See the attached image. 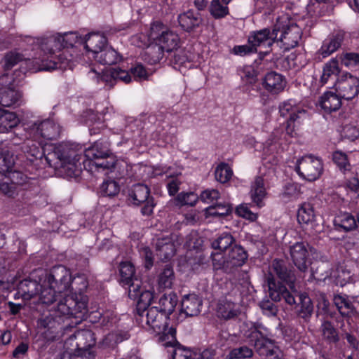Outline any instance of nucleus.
<instances>
[{
  "label": "nucleus",
  "mask_w": 359,
  "mask_h": 359,
  "mask_svg": "<svg viewBox=\"0 0 359 359\" xmlns=\"http://www.w3.org/2000/svg\"><path fill=\"white\" fill-rule=\"evenodd\" d=\"M79 282L82 285L75 290L81 292L87 287L85 278L78 276L72 279L70 271L61 265L53 267L50 273H43L39 283L36 280L22 282L20 289L25 299L38 296L41 304L50 305L57 301V294L64 297L58 302L57 307L51 311L49 316L41 318L38 321V326L40 328L47 329L51 334L50 336L46 335V339H53L55 337V334L60 328V317L73 316L80 319L85 317L87 313V302L85 298L81 297L79 300L69 295L74 290L72 284L75 285Z\"/></svg>",
  "instance_id": "obj_1"
},
{
  "label": "nucleus",
  "mask_w": 359,
  "mask_h": 359,
  "mask_svg": "<svg viewBox=\"0 0 359 359\" xmlns=\"http://www.w3.org/2000/svg\"><path fill=\"white\" fill-rule=\"evenodd\" d=\"M17 136L15 131L11 139L12 143L21 145V149L26 158L31 162L38 158L45 157L46 161L50 166L63 168L69 177H77L82 169L81 154H78L73 150H68L63 147H55L52 144L42 146V140L32 135Z\"/></svg>",
  "instance_id": "obj_2"
},
{
  "label": "nucleus",
  "mask_w": 359,
  "mask_h": 359,
  "mask_svg": "<svg viewBox=\"0 0 359 359\" xmlns=\"http://www.w3.org/2000/svg\"><path fill=\"white\" fill-rule=\"evenodd\" d=\"M167 315L156 306H151L137 313V322L141 327L148 330H152L159 335V340L164 346H174L176 344L175 330L168 328Z\"/></svg>",
  "instance_id": "obj_3"
},
{
  "label": "nucleus",
  "mask_w": 359,
  "mask_h": 359,
  "mask_svg": "<svg viewBox=\"0 0 359 359\" xmlns=\"http://www.w3.org/2000/svg\"><path fill=\"white\" fill-rule=\"evenodd\" d=\"M274 275L286 283H292L293 276L289 271L283 260L275 259L269 267L267 277L269 293L271 299L274 302L284 300L289 305L296 303L294 294L287 290L285 286L277 283L274 279Z\"/></svg>",
  "instance_id": "obj_4"
},
{
  "label": "nucleus",
  "mask_w": 359,
  "mask_h": 359,
  "mask_svg": "<svg viewBox=\"0 0 359 359\" xmlns=\"http://www.w3.org/2000/svg\"><path fill=\"white\" fill-rule=\"evenodd\" d=\"M212 266L215 270H222L225 273H233L243 265L248 258L247 252L239 245H234L225 256L221 253H212Z\"/></svg>",
  "instance_id": "obj_5"
},
{
  "label": "nucleus",
  "mask_w": 359,
  "mask_h": 359,
  "mask_svg": "<svg viewBox=\"0 0 359 359\" xmlns=\"http://www.w3.org/2000/svg\"><path fill=\"white\" fill-rule=\"evenodd\" d=\"M264 164L266 166L267 164H271L269 168L268 174L262 173V176L257 177L251 185L250 195L253 203L258 207L264 205L263 199L266 195V185L269 184V177H273L275 176L276 165L279 161L277 156L269 154L264 158Z\"/></svg>",
  "instance_id": "obj_6"
},
{
  "label": "nucleus",
  "mask_w": 359,
  "mask_h": 359,
  "mask_svg": "<svg viewBox=\"0 0 359 359\" xmlns=\"http://www.w3.org/2000/svg\"><path fill=\"white\" fill-rule=\"evenodd\" d=\"M60 133V127L53 120L46 119L41 122H35L29 126L28 128H18L15 130L17 136L34 135L39 140L44 139L51 140L59 137Z\"/></svg>",
  "instance_id": "obj_7"
},
{
  "label": "nucleus",
  "mask_w": 359,
  "mask_h": 359,
  "mask_svg": "<svg viewBox=\"0 0 359 359\" xmlns=\"http://www.w3.org/2000/svg\"><path fill=\"white\" fill-rule=\"evenodd\" d=\"M295 169L298 175L302 178L309 181H314L323 172V161L318 157L306 155L297 161Z\"/></svg>",
  "instance_id": "obj_8"
},
{
  "label": "nucleus",
  "mask_w": 359,
  "mask_h": 359,
  "mask_svg": "<svg viewBox=\"0 0 359 359\" xmlns=\"http://www.w3.org/2000/svg\"><path fill=\"white\" fill-rule=\"evenodd\" d=\"M275 25H279L280 33V36L278 35V40L285 46V49L293 48L299 43L302 38V32L301 28L294 22L290 21H283L278 19Z\"/></svg>",
  "instance_id": "obj_9"
},
{
  "label": "nucleus",
  "mask_w": 359,
  "mask_h": 359,
  "mask_svg": "<svg viewBox=\"0 0 359 359\" xmlns=\"http://www.w3.org/2000/svg\"><path fill=\"white\" fill-rule=\"evenodd\" d=\"M316 252V249L304 242H296L290 247L291 259L302 272L306 271L311 264L309 255H314Z\"/></svg>",
  "instance_id": "obj_10"
},
{
  "label": "nucleus",
  "mask_w": 359,
  "mask_h": 359,
  "mask_svg": "<svg viewBox=\"0 0 359 359\" xmlns=\"http://www.w3.org/2000/svg\"><path fill=\"white\" fill-rule=\"evenodd\" d=\"M149 189L142 184H137L133 187L129 193L131 202L135 205L143 204L141 212L144 215H149L153 212L154 203L153 198L149 196Z\"/></svg>",
  "instance_id": "obj_11"
},
{
  "label": "nucleus",
  "mask_w": 359,
  "mask_h": 359,
  "mask_svg": "<svg viewBox=\"0 0 359 359\" xmlns=\"http://www.w3.org/2000/svg\"><path fill=\"white\" fill-rule=\"evenodd\" d=\"M279 112L282 116H286L287 115L290 116V119L287 121V125L285 129L286 133L291 137L294 136L296 133L294 131V123L298 119L305 117L306 111L297 106L294 101L290 100L287 102H284L280 105Z\"/></svg>",
  "instance_id": "obj_12"
},
{
  "label": "nucleus",
  "mask_w": 359,
  "mask_h": 359,
  "mask_svg": "<svg viewBox=\"0 0 359 359\" xmlns=\"http://www.w3.org/2000/svg\"><path fill=\"white\" fill-rule=\"evenodd\" d=\"M279 25H274L271 31L269 28H264L251 33L248 38V43L255 47L257 51V47L266 44L268 47H271L272 44L278 40V34H279Z\"/></svg>",
  "instance_id": "obj_13"
},
{
  "label": "nucleus",
  "mask_w": 359,
  "mask_h": 359,
  "mask_svg": "<svg viewBox=\"0 0 359 359\" xmlns=\"http://www.w3.org/2000/svg\"><path fill=\"white\" fill-rule=\"evenodd\" d=\"M140 283L139 280H136V282L130 285L128 288L130 298L133 299H138L137 305V313H141L144 309H147L154 298L153 290L149 288L142 290Z\"/></svg>",
  "instance_id": "obj_14"
},
{
  "label": "nucleus",
  "mask_w": 359,
  "mask_h": 359,
  "mask_svg": "<svg viewBox=\"0 0 359 359\" xmlns=\"http://www.w3.org/2000/svg\"><path fill=\"white\" fill-rule=\"evenodd\" d=\"M345 36L346 33L342 30H337L330 34L318 50L319 54L325 58L337 51L341 46Z\"/></svg>",
  "instance_id": "obj_15"
},
{
  "label": "nucleus",
  "mask_w": 359,
  "mask_h": 359,
  "mask_svg": "<svg viewBox=\"0 0 359 359\" xmlns=\"http://www.w3.org/2000/svg\"><path fill=\"white\" fill-rule=\"evenodd\" d=\"M177 20L181 28L187 32H193L203 23L201 13L192 9L180 13Z\"/></svg>",
  "instance_id": "obj_16"
},
{
  "label": "nucleus",
  "mask_w": 359,
  "mask_h": 359,
  "mask_svg": "<svg viewBox=\"0 0 359 359\" xmlns=\"http://www.w3.org/2000/svg\"><path fill=\"white\" fill-rule=\"evenodd\" d=\"M176 236L158 238L156 243V256L162 261L169 260L176 251Z\"/></svg>",
  "instance_id": "obj_17"
},
{
  "label": "nucleus",
  "mask_w": 359,
  "mask_h": 359,
  "mask_svg": "<svg viewBox=\"0 0 359 359\" xmlns=\"http://www.w3.org/2000/svg\"><path fill=\"white\" fill-rule=\"evenodd\" d=\"M259 328V325L252 322H244L241 327V332L248 339L250 344L258 348L264 345V339Z\"/></svg>",
  "instance_id": "obj_18"
},
{
  "label": "nucleus",
  "mask_w": 359,
  "mask_h": 359,
  "mask_svg": "<svg viewBox=\"0 0 359 359\" xmlns=\"http://www.w3.org/2000/svg\"><path fill=\"white\" fill-rule=\"evenodd\" d=\"M202 307V300L195 294L184 295L181 302V311L187 316H198Z\"/></svg>",
  "instance_id": "obj_19"
},
{
  "label": "nucleus",
  "mask_w": 359,
  "mask_h": 359,
  "mask_svg": "<svg viewBox=\"0 0 359 359\" xmlns=\"http://www.w3.org/2000/svg\"><path fill=\"white\" fill-rule=\"evenodd\" d=\"M216 313L219 318L227 320L236 318L240 313L239 307L226 299H220L217 306Z\"/></svg>",
  "instance_id": "obj_20"
},
{
  "label": "nucleus",
  "mask_w": 359,
  "mask_h": 359,
  "mask_svg": "<svg viewBox=\"0 0 359 359\" xmlns=\"http://www.w3.org/2000/svg\"><path fill=\"white\" fill-rule=\"evenodd\" d=\"M81 43H84L87 51L92 52L94 55L101 51L107 43L106 37L100 33H90L86 35L84 40L80 39Z\"/></svg>",
  "instance_id": "obj_21"
},
{
  "label": "nucleus",
  "mask_w": 359,
  "mask_h": 359,
  "mask_svg": "<svg viewBox=\"0 0 359 359\" xmlns=\"http://www.w3.org/2000/svg\"><path fill=\"white\" fill-rule=\"evenodd\" d=\"M341 105V95L332 91H326L320 97V106L325 112L335 111L340 108Z\"/></svg>",
  "instance_id": "obj_22"
},
{
  "label": "nucleus",
  "mask_w": 359,
  "mask_h": 359,
  "mask_svg": "<svg viewBox=\"0 0 359 359\" xmlns=\"http://www.w3.org/2000/svg\"><path fill=\"white\" fill-rule=\"evenodd\" d=\"M119 163L120 162H118L116 158L109 154L107 155V157H104L103 159L94 161L90 166L92 171L94 170V171L109 174V172H112L115 169H116Z\"/></svg>",
  "instance_id": "obj_23"
},
{
  "label": "nucleus",
  "mask_w": 359,
  "mask_h": 359,
  "mask_svg": "<svg viewBox=\"0 0 359 359\" xmlns=\"http://www.w3.org/2000/svg\"><path fill=\"white\" fill-rule=\"evenodd\" d=\"M333 224L337 230L346 232L354 230L358 226L355 217L348 212L337 215L333 220Z\"/></svg>",
  "instance_id": "obj_24"
},
{
  "label": "nucleus",
  "mask_w": 359,
  "mask_h": 359,
  "mask_svg": "<svg viewBox=\"0 0 359 359\" xmlns=\"http://www.w3.org/2000/svg\"><path fill=\"white\" fill-rule=\"evenodd\" d=\"M76 341L75 347L80 348L83 355L88 351V348L95 344L93 333L88 330H78L75 332Z\"/></svg>",
  "instance_id": "obj_25"
},
{
  "label": "nucleus",
  "mask_w": 359,
  "mask_h": 359,
  "mask_svg": "<svg viewBox=\"0 0 359 359\" xmlns=\"http://www.w3.org/2000/svg\"><path fill=\"white\" fill-rule=\"evenodd\" d=\"M95 60L104 65H113L121 60L119 54L111 48H103L95 55H93Z\"/></svg>",
  "instance_id": "obj_26"
},
{
  "label": "nucleus",
  "mask_w": 359,
  "mask_h": 359,
  "mask_svg": "<svg viewBox=\"0 0 359 359\" xmlns=\"http://www.w3.org/2000/svg\"><path fill=\"white\" fill-rule=\"evenodd\" d=\"M109 154L107 150H104L102 148L101 144L98 142H95L93 145L86 149L84 151V156L87 158L88 161L83 163L84 168L86 167V163L88 165L93 164L94 161H99L100 159H103L104 157H107V155Z\"/></svg>",
  "instance_id": "obj_27"
},
{
  "label": "nucleus",
  "mask_w": 359,
  "mask_h": 359,
  "mask_svg": "<svg viewBox=\"0 0 359 359\" xmlns=\"http://www.w3.org/2000/svg\"><path fill=\"white\" fill-rule=\"evenodd\" d=\"M315 217L313 208L310 203H305L299 208L297 220L300 224L311 225L312 229L316 230Z\"/></svg>",
  "instance_id": "obj_28"
},
{
  "label": "nucleus",
  "mask_w": 359,
  "mask_h": 359,
  "mask_svg": "<svg viewBox=\"0 0 359 359\" xmlns=\"http://www.w3.org/2000/svg\"><path fill=\"white\" fill-rule=\"evenodd\" d=\"M339 72V60L337 57L331 59L324 66L320 82L325 84L327 83L329 79H331L332 83H335L337 76Z\"/></svg>",
  "instance_id": "obj_29"
},
{
  "label": "nucleus",
  "mask_w": 359,
  "mask_h": 359,
  "mask_svg": "<svg viewBox=\"0 0 359 359\" xmlns=\"http://www.w3.org/2000/svg\"><path fill=\"white\" fill-rule=\"evenodd\" d=\"M19 119L14 112L0 109V133H4L18 126Z\"/></svg>",
  "instance_id": "obj_30"
},
{
  "label": "nucleus",
  "mask_w": 359,
  "mask_h": 359,
  "mask_svg": "<svg viewBox=\"0 0 359 359\" xmlns=\"http://www.w3.org/2000/svg\"><path fill=\"white\" fill-rule=\"evenodd\" d=\"M60 34L53 35L43 40L41 44V50L50 55L55 54L64 48L60 40Z\"/></svg>",
  "instance_id": "obj_31"
},
{
  "label": "nucleus",
  "mask_w": 359,
  "mask_h": 359,
  "mask_svg": "<svg viewBox=\"0 0 359 359\" xmlns=\"http://www.w3.org/2000/svg\"><path fill=\"white\" fill-rule=\"evenodd\" d=\"M156 41L161 45L166 52L170 53L177 48L180 38L177 34L168 29V31L165 32L164 34L161 35Z\"/></svg>",
  "instance_id": "obj_32"
},
{
  "label": "nucleus",
  "mask_w": 359,
  "mask_h": 359,
  "mask_svg": "<svg viewBox=\"0 0 359 359\" xmlns=\"http://www.w3.org/2000/svg\"><path fill=\"white\" fill-rule=\"evenodd\" d=\"M264 83L266 88L271 90H284L287 82L283 75L275 72H271L266 74Z\"/></svg>",
  "instance_id": "obj_33"
},
{
  "label": "nucleus",
  "mask_w": 359,
  "mask_h": 359,
  "mask_svg": "<svg viewBox=\"0 0 359 359\" xmlns=\"http://www.w3.org/2000/svg\"><path fill=\"white\" fill-rule=\"evenodd\" d=\"M177 297L175 293L170 292L168 294H163L159 299V311L165 313L167 317L171 314L177 304Z\"/></svg>",
  "instance_id": "obj_34"
},
{
  "label": "nucleus",
  "mask_w": 359,
  "mask_h": 359,
  "mask_svg": "<svg viewBox=\"0 0 359 359\" xmlns=\"http://www.w3.org/2000/svg\"><path fill=\"white\" fill-rule=\"evenodd\" d=\"M103 79L109 83V87H113L114 83L119 81L130 83L133 81L130 70L125 71L120 69H114L110 75L104 76Z\"/></svg>",
  "instance_id": "obj_35"
},
{
  "label": "nucleus",
  "mask_w": 359,
  "mask_h": 359,
  "mask_svg": "<svg viewBox=\"0 0 359 359\" xmlns=\"http://www.w3.org/2000/svg\"><path fill=\"white\" fill-rule=\"evenodd\" d=\"M119 271L121 282L123 285H128L129 287L130 285L136 282L137 279H134L135 268L130 262H121L120 264Z\"/></svg>",
  "instance_id": "obj_36"
},
{
  "label": "nucleus",
  "mask_w": 359,
  "mask_h": 359,
  "mask_svg": "<svg viewBox=\"0 0 359 359\" xmlns=\"http://www.w3.org/2000/svg\"><path fill=\"white\" fill-rule=\"evenodd\" d=\"M333 300L341 316H348L353 311V305L346 294H336Z\"/></svg>",
  "instance_id": "obj_37"
},
{
  "label": "nucleus",
  "mask_w": 359,
  "mask_h": 359,
  "mask_svg": "<svg viewBox=\"0 0 359 359\" xmlns=\"http://www.w3.org/2000/svg\"><path fill=\"white\" fill-rule=\"evenodd\" d=\"M15 163V158L8 149L0 148V173L11 172Z\"/></svg>",
  "instance_id": "obj_38"
},
{
  "label": "nucleus",
  "mask_w": 359,
  "mask_h": 359,
  "mask_svg": "<svg viewBox=\"0 0 359 359\" xmlns=\"http://www.w3.org/2000/svg\"><path fill=\"white\" fill-rule=\"evenodd\" d=\"M27 67L34 72L51 71L57 68V62L50 60H40L39 59L27 60Z\"/></svg>",
  "instance_id": "obj_39"
},
{
  "label": "nucleus",
  "mask_w": 359,
  "mask_h": 359,
  "mask_svg": "<svg viewBox=\"0 0 359 359\" xmlns=\"http://www.w3.org/2000/svg\"><path fill=\"white\" fill-rule=\"evenodd\" d=\"M164 51L163 48L157 42L150 44L145 50V55L147 57L149 62L151 64H156L159 62L163 57Z\"/></svg>",
  "instance_id": "obj_40"
},
{
  "label": "nucleus",
  "mask_w": 359,
  "mask_h": 359,
  "mask_svg": "<svg viewBox=\"0 0 359 359\" xmlns=\"http://www.w3.org/2000/svg\"><path fill=\"white\" fill-rule=\"evenodd\" d=\"M174 280L175 273L172 268L169 265H166L158 276V285L160 288H170Z\"/></svg>",
  "instance_id": "obj_41"
},
{
  "label": "nucleus",
  "mask_w": 359,
  "mask_h": 359,
  "mask_svg": "<svg viewBox=\"0 0 359 359\" xmlns=\"http://www.w3.org/2000/svg\"><path fill=\"white\" fill-rule=\"evenodd\" d=\"M299 298L300 300V309L298 311V315L306 321L313 313V306L310 297L307 295L301 294Z\"/></svg>",
  "instance_id": "obj_42"
},
{
  "label": "nucleus",
  "mask_w": 359,
  "mask_h": 359,
  "mask_svg": "<svg viewBox=\"0 0 359 359\" xmlns=\"http://www.w3.org/2000/svg\"><path fill=\"white\" fill-rule=\"evenodd\" d=\"M175 50L172 60L174 68L179 71H182V68H190L192 65L191 62L189 60L185 50L177 48Z\"/></svg>",
  "instance_id": "obj_43"
},
{
  "label": "nucleus",
  "mask_w": 359,
  "mask_h": 359,
  "mask_svg": "<svg viewBox=\"0 0 359 359\" xmlns=\"http://www.w3.org/2000/svg\"><path fill=\"white\" fill-rule=\"evenodd\" d=\"M320 331L323 338L329 342L335 343L338 341V332L332 324L328 320H324L322 323Z\"/></svg>",
  "instance_id": "obj_44"
},
{
  "label": "nucleus",
  "mask_w": 359,
  "mask_h": 359,
  "mask_svg": "<svg viewBox=\"0 0 359 359\" xmlns=\"http://www.w3.org/2000/svg\"><path fill=\"white\" fill-rule=\"evenodd\" d=\"M129 70L132 76V80L138 82L148 80L149 76L151 75V73H150L140 63L133 65Z\"/></svg>",
  "instance_id": "obj_45"
},
{
  "label": "nucleus",
  "mask_w": 359,
  "mask_h": 359,
  "mask_svg": "<svg viewBox=\"0 0 359 359\" xmlns=\"http://www.w3.org/2000/svg\"><path fill=\"white\" fill-rule=\"evenodd\" d=\"M120 191V186L117 182L113 180H107L103 182L100 188L101 195L113 197Z\"/></svg>",
  "instance_id": "obj_46"
},
{
  "label": "nucleus",
  "mask_w": 359,
  "mask_h": 359,
  "mask_svg": "<svg viewBox=\"0 0 359 359\" xmlns=\"http://www.w3.org/2000/svg\"><path fill=\"white\" fill-rule=\"evenodd\" d=\"M21 96L20 91H0V104L11 107L17 104Z\"/></svg>",
  "instance_id": "obj_47"
},
{
  "label": "nucleus",
  "mask_w": 359,
  "mask_h": 359,
  "mask_svg": "<svg viewBox=\"0 0 359 359\" xmlns=\"http://www.w3.org/2000/svg\"><path fill=\"white\" fill-rule=\"evenodd\" d=\"M25 60L24 55L16 51L6 53L3 58L4 69L10 70L20 62Z\"/></svg>",
  "instance_id": "obj_48"
},
{
  "label": "nucleus",
  "mask_w": 359,
  "mask_h": 359,
  "mask_svg": "<svg viewBox=\"0 0 359 359\" xmlns=\"http://www.w3.org/2000/svg\"><path fill=\"white\" fill-rule=\"evenodd\" d=\"M210 14L216 19L222 18L229 14V8L220 0H212L210 8Z\"/></svg>",
  "instance_id": "obj_49"
},
{
  "label": "nucleus",
  "mask_w": 359,
  "mask_h": 359,
  "mask_svg": "<svg viewBox=\"0 0 359 359\" xmlns=\"http://www.w3.org/2000/svg\"><path fill=\"white\" fill-rule=\"evenodd\" d=\"M233 175V171L228 164L222 163L219 164L215 170V176L217 181L221 183L228 182Z\"/></svg>",
  "instance_id": "obj_50"
},
{
  "label": "nucleus",
  "mask_w": 359,
  "mask_h": 359,
  "mask_svg": "<svg viewBox=\"0 0 359 359\" xmlns=\"http://www.w3.org/2000/svg\"><path fill=\"white\" fill-rule=\"evenodd\" d=\"M231 206L229 203H219L205 209L207 216H225L231 212Z\"/></svg>",
  "instance_id": "obj_51"
},
{
  "label": "nucleus",
  "mask_w": 359,
  "mask_h": 359,
  "mask_svg": "<svg viewBox=\"0 0 359 359\" xmlns=\"http://www.w3.org/2000/svg\"><path fill=\"white\" fill-rule=\"evenodd\" d=\"M339 88L353 90L359 88V79L353 76L349 73L342 75L338 80Z\"/></svg>",
  "instance_id": "obj_52"
},
{
  "label": "nucleus",
  "mask_w": 359,
  "mask_h": 359,
  "mask_svg": "<svg viewBox=\"0 0 359 359\" xmlns=\"http://www.w3.org/2000/svg\"><path fill=\"white\" fill-rule=\"evenodd\" d=\"M76 341L75 333L65 341V348H66V351L63 353L62 359L69 358L72 355H83L81 348L75 347Z\"/></svg>",
  "instance_id": "obj_53"
},
{
  "label": "nucleus",
  "mask_w": 359,
  "mask_h": 359,
  "mask_svg": "<svg viewBox=\"0 0 359 359\" xmlns=\"http://www.w3.org/2000/svg\"><path fill=\"white\" fill-rule=\"evenodd\" d=\"M233 242V238L230 233H223L212 243V247L215 250H225L231 245Z\"/></svg>",
  "instance_id": "obj_54"
},
{
  "label": "nucleus",
  "mask_w": 359,
  "mask_h": 359,
  "mask_svg": "<svg viewBox=\"0 0 359 359\" xmlns=\"http://www.w3.org/2000/svg\"><path fill=\"white\" fill-rule=\"evenodd\" d=\"M253 351L246 346L235 348L226 355V359H245L251 358Z\"/></svg>",
  "instance_id": "obj_55"
},
{
  "label": "nucleus",
  "mask_w": 359,
  "mask_h": 359,
  "mask_svg": "<svg viewBox=\"0 0 359 359\" xmlns=\"http://www.w3.org/2000/svg\"><path fill=\"white\" fill-rule=\"evenodd\" d=\"M339 58L341 65L346 67H355L359 66V53H343Z\"/></svg>",
  "instance_id": "obj_56"
},
{
  "label": "nucleus",
  "mask_w": 359,
  "mask_h": 359,
  "mask_svg": "<svg viewBox=\"0 0 359 359\" xmlns=\"http://www.w3.org/2000/svg\"><path fill=\"white\" fill-rule=\"evenodd\" d=\"M333 161L341 170L346 171L350 170L351 165L345 153L341 151H336L333 154Z\"/></svg>",
  "instance_id": "obj_57"
},
{
  "label": "nucleus",
  "mask_w": 359,
  "mask_h": 359,
  "mask_svg": "<svg viewBox=\"0 0 359 359\" xmlns=\"http://www.w3.org/2000/svg\"><path fill=\"white\" fill-rule=\"evenodd\" d=\"M167 31L168 28L161 22L156 21L151 25L149 37L154 41H157Z\"/></svg>",
  "instance_id": "obj_58"
},
{
  "label": "nucleus",
  "mask_w": 359,
  "mask_h": 359,
  "mask_svg": "<svg viewBox=\"0 0 359 359\" xmlns=\"http://www.w3.org/2000/svg\"><path fill=\"white\" fill-rule=\"evenodd\" d=\"M341 135L342 137L353 141L359 137V130L355 126L347 124L343 126Z\"/></svg>",
  "instance_id": "obj_59"
},
{
  "label": "nucleus",
  "mask_w": 359,
  "mask_h": 359,
  "mask_svg": "<svg viewBox=\"0 0 359 359\" xmlns=\"http://www.w3.org/2000/svg\"><path fill=\"white\" fill-rule=\"evenodd\" d=\"M172 359H194V353L189 349L178 345L172 351Z\"/></svg>",
  "instance_id": "obj_60"
},
{
  "label": "nucleus",
  "mask_w": 359,
  "mask_h": 359,
  "mask_svg": "<svg viewBox=\"0 0 359 359\" xmlns=\"http://www.w3.org/2000/svg\"><path fill=\"white\" fill-rule=\"evenodd\" d=\"M197 199V196L193 192L181 193L177 197V200L182 205H188L193 206L195 205Z\"/></svg>",
  "instance_id": "obj_61"
},
{
  "label": "nucleus",
  "mask_w": 359,
  "mask_h": 359,
  "mask_svg": "<svg viewBox=\"0 0 359 359\" xmlns=\"http://www.w3.org/2000/svg\"><path fill=\"white\" fill-rule=\"evenodd\" d=\"M60 40L62 45H64V48L73 47V46L79 41V37L76 33L74 32L65 33L63 34H60Z\"/></svg>",
  "instance_id": "obj_62"
},
{
  "label": "nucleus",
  "mask_w": 359,
  "mask_h": 359,
  "mask_svg": "<svg viewBox=\"0 0 359 359\" xmlns=\"http://www.w3.org/2000/svg\"><path fill=\"white\" fill-rule=\"evenodd\" d=\"M16 87L13 76L5 74L0 76V90H15Z\"/></svg>",
  "instance_id": "obj_63"
},
{
  "label": "nucleus",
  "mask_w": 359,
  "mask_h": 359,
  "mask_svg": "<svg viewBox=\"0 0 359 359\" xmlns=\"http://www.w3.org/2000/svg\"><path fill=\"white\" fill-rule=\"evenodd\" d=\"M219 198V193L216 189H207L201 194L200 198L206 203H211Z\"/></svg>",
  "instance_id": "obj_64"
}]
</instances>
